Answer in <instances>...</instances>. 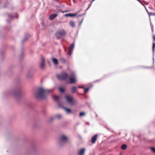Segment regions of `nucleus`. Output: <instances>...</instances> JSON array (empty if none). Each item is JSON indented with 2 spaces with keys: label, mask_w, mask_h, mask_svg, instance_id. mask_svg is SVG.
I'll return each instance as SVG.
<instances>
[{
  "label": "nucleus",
  "mask_w": 155,
  "mask_h": 155,
  "mask_svg": "<svg viewBox=\"0 0 155 155\" xmlns=\"http://www.w3.org/2000/svg\"><path fill=\"white\" fill-rule=\"evenodd\" d=\"M56 117L58 118H60L61 117V115H57L56 116Z\"/></svg>",
  "instance_id": "nucleus-30"
},
{
  "label": "nucleus",
  "mask_w": 155,
  "mask_h": 155,
  "mask_svg": "<svg viewBox=\"0 0 155 155\" xmlns=\"http://www.w3.org/2000/svg\"><path fill=\"white\" fill-rule=\"evenodd\" d=\"M153 38L154 41H155V35H153Z\"/></svg>",
  "instance_id": "nucleus-32"
},
{
  "label": "nucleus",
  "mask_w": 155,
  "mask_h": 155,
  "mask_svg": "<svg viewBox=\"0 0 155 155\" xmlns=\"http://www.w3.org/2000/svg\"><path fill=\"white\" fill-rule=\"evenodd\" d=\"M20 94L19 92L15 94V96L16 97H19V96H20Z\"/></svg>",
  "instance_id": "nucleus-26"
},
{
  "label": "nucleus",
  "mask_w": 155,
  "mask_h": 155,
  "mask_svg": "<svg viewBox=\"0 0 155 155\" xmlns=\"http://www.w3.org/2000/svg\"><path fill=\"white\" fill-rule=\"evenodd\" d=\"M98 137V135L97 134H95L91 138V142L93 143H95Z\"/></svg>",
  "instance_id": "nucleus-8"
},
{
  "label": "nucleus",
  "mask_w": 155,
  "mask_h": 155,
  "mask_svg": "<svg viewBox=\"0 0 155 155\" xmlns=\"http://www.w3.org/2000/svg\"><path fill=\"white\" fill-rule=\"evenodd\" d=\"M151 149L154 153H155V148L152 147H151Z\"/></svg>",
  "instance_id": "nucleus-25"
},
{
  "label": "nucleus",
  "mask_w": 155,
  "mask_h": 155,
  "mask_svg": "<svg viewBox=\"0 0 155 155\" xmlns=\"http://www.w3.org/2000/svg\"><path fill=\"white\" fill-rule=\"evenodd\" d=\"M149 16L150 15L155 16V13L150 12V14H149Z\"/></svg>",
  "instance_id": "nucleus-23"
},
{
  "label": "nucleus",
  "mask_w": 155,
  "mask_h": 155,
  "mask_svg": "<svg viewBox=\"0 0 155 155\" xmlns=\"http://www.w3.org/2000/svg\"><path fill=\"white\" fill-rule=\"evenodd\" d=\"M151 28H152V32H153V26L151 27Z\"/></svg>",
  "instance_id": "nucleus-35"
},
{
  "label": "nucleus",
  "mask_w": 155,
  "mask_h": 155,
  "mask_svg": "<svg viewBox=\"0 0 155 155\" xmlns=\"http://www.w3.org/2000/svg\"><path fill=\"white\" fill-rule=\"evenodd\" d=\"M58 15L57 14H54L51 15L49 17V19L50 20H52L55 18L57 17Z\"/></svg>",
  "instance_id": "nucleus-9"
},
{
  "label": "nucleus",
  "mask_w": 155,
  "mask_h": 155,
  "mask_svg": "<svg viewBox=\"0 0 155 155\" xmlns=\"http://www.w3.org/2000/svg\"><path fill=\"white\" fill-rule=\"evenodd\" d=\"M58 79L59 80H65L68 77V75L65 73L62 72L60 74L57 75Z\"/></svg>",
  "instance_id": "nucleus-4"
},
{
  "label": "nucleus",
  "mask_w": 155,
  "mask_h": 155,
  "mask_svg": "<svg viewBox=\"0 0 155 155\" xmlns=\"http://www.w3.org/2000/svg\"><path fill=\"white\" fill-rule=\"evenodd\" d=\"M95 0H92L91 2V3H90V6H89V7H90L92 5V2H94Z\"/></svg>",
  "instance_id": "nucleus-33"
},
{
  "label": "nucleus",
  "mask_w": 155,
  "mask_h": 155,
  "mask_svg": "<svg viewBox=\"0 0 155 155\" xmlns=\"http://www.w3.org/2000/svg\"><path fill=\"white\" fill-rule=\"evenodd\" d=\"M85 150L84 148L81 149L79 153V155H83L84 154Z\"/></svg>",
  "instance_id": "nucleus-11"
},
{
  "label": "nucleus",
  "mask_w": 155,
  "mask_h": 155,
  "mask_svg": "<svg viewBox=\"0 0 155 155\" xmlns=\"http://www.w3.org/2000/svg\"><path fill=\"white\" fill-rule=\"evenodd\" d=\"M9 17L10 18H11L12 17V16L10 15H9Z\"/></svg>",
  "instance_id": "nucleus-37"
},
{
  "label": "nucleus",
  "mask_w": 155,
  "mask_h": 155,
  "mask_svg": "<svg viewBox=\"0 0 155 155\" xmlns=\"http://www.w3.org/2000/svg\"><path fill=\"white\" fill-rule=\"evenodd\" d=\"M74 47V44L72 43L71 44L68 48L69 50H72Z\"/></svg>",
  "instance_id": "nucleus-16"
},
{
  "label": "nucleus",
  "mask_w": 155,
  "mask_h": 155,
  "mask_svg": "<svg viewBox=\"0 0 155 155\" xmlns=\"http://www.w3.org/2000/svg\"><path fill=\"white\" fill-rule=\"evenodd\" d=\"M69 25L72 27H74L75 26V22L73 21H70L69 22Z\"/></svg>",
  "instance_id": "nucleus-13"
},
{
  "label": "nucleus",
  "mask_w": 155,
  "mask_h": 155,
  "mask_svg": "<svg viewBox=\"0 0 155 155\" xmlns=\"http://www.w3.org/2000/svg\"><path fill=\"white\" fill-rule=\"evenodd\" d=\"M60 143H65L68 141V139L67 137L62 135L60 137Z\"/></svg>",
  "instance_id": "nucleus-6"
},
{
  "label": "nucleus",
  "mask_w": 155,
  "mask_h": 155,
  "mask_svg": "<svg viewBox=\"0 0 155 155\" xmlns=\"http://www.w3.org/2000/svg\"><path fill=\"white\" fill-rule=\"evenodd\" d=\"M48 92V91L43 89L42 88H38L35 95V97L38 99H42L45 98Z\"/></svg>",
  "instance_id": "nucleus-1"
},
{
  "label": "nucleus",
  "mask_w": 155,
  "mask_h": 155,
  "mask_svg": "<svg viewBox=\"0 0 155 155\" xmlns=\"http://www.w3.org/2000/svg\"><path fill=\"white\" fill-rule=\"evenodd\" d=\"M120 155H121V154H120Z\"/></svg>",
  "instance_id": "nucleus-40"
},
{
  "label": "nucleus",
  "mask_w": 155,
  "mask_h": 155,
  "mask_svg": "<svg viewBox=\"0 0 155 155\" xmlns=\"http://www.w3.org/2000/svg\"><path fill=\"white\" fill-rule=\"evenodd\" d=\"M70 77L69 78L70 83L71 84L75 83L76 81V80L75 74L73 73L71 74L70 75Z\"/></svg>",
  "instance_id": "nucleus-5"
},
{
  "label": "nucleus",
  "mask_w": 155,
  "mask_h": 155,
  "mask_svg": "<svg viewBox=\"0 0 155 155\" xmlns=\"http://www.w3.org/2000/svg\"><path fill=\"white\" fill-rule=\"evenodd\" d=\"M77 87L76 86H73L71 88V91L72 93H77Z\"/></svg>",
  "instance_id": "nucleus-10"
},
{
  "label": "nucleus",
  "mask_w": 155,
  "mask_h": 155,
  "mask_svg": "<svg viewBox=\"0 0 155 155\" xmlns=\"http://www.w3.org/2000/svg\"><path fill=\"white\" fill-rule=\"evenodd\" d=\"M111 137H112V138L111 140V141H109V139H110V138H108V142L109 143H112V142H115L116 141H117V140H116L115 138H114V137H113V136H112Z\"/></svg>",
  "instance_id": "nucleus-12"
},
{
  "label": "nucleus",
  "mask_w": 155,
  "mask_h": 155,
  "mask_svg": "<svg viewBox=\"0 0 155 155\" xmlns=\"http://www.w3.org/2000/svg\"><path fill=\"white\" fill-rule=\"evenodd\" d=\"M66 32L64 30H61L57 32L56 34V36L57 38L59 39L61 38L64 37L66 35Z\"/></svg>",
  "instance_id": "nucleus-3"
},
{
  "label": "nucleus",
  "mask_w": 155,
  "mask_h": 155,
  "mask_svg": "<svg viewBox=\"0 0 155 155\" xmlns=\"http://www.w3.org/2000/svg\"><path fill=\"white\" fill-rule=\"evenodd\" d=\"M127 147V146L126 144H124L121 146V148L122 150L125 149Z\"/></svg>",
  "instance_id": "nucleus-19"
},
{
  "label": "nucleus",
  "mask_w": 155,
  "mask_h": 155,
  "mask_svg": "<svg viewBox=\"0 0 155 155\" xmlns=\"http://www.w3.org/2000/svg\"><path fill=\"white\" fill-rule=\"evenodd\" d=\"M78 88H84V87L81 86H79Z\"/></svg>",
  "instance_id": "nucleus-34"
},
{
  "label": "nucleus",
  "mask_w": 155,
  "mask_h": 155,
  "mask_svg": "<svg viewBox=\"0 0 155 155\" xmlns=\"http://www.w3.org/2000/svg\"><path fill=\"white\" fill-rule=\"evenodd\" d=\"M89 88H87L85 89H84V92L85 93H86L89 90Z\"/></svg>",
  "instance_id": "nucleus-27"
},
{
  "label": "nucleus",
  "mask_w": 155,
  "mask_h": 155,
  "mask_svg": "<svg viewBox=\"0 0 155 155\" xmlns=\"http://www.w3.org/2000/svg\"><path fill=\"white\" fill-rule=\"evenodd\" d=\"M59 89L60 92L63 93L64 91V89L61 87H59Z\"/></svg>",
  "instance_id": "nucleus-21"
},
{
  "label": "nucleus",
  "mask_w": 155,
  "mask_h": 155,
  "mask_svg": "<svg viewBox=\"0 0 155 155\" xmlns=\"http://www.w3.org/2000/svg\"><path fill=\"white\" fill-rule=\"evenodd\" d=\"M45 66V60L43 57L41 58V62L40 64V67L41 69H43Z\"/></svg>",
  "instance_id": "nucleus-7"
},
{
  "label": "nucleus",
  "mask_w": 155,
  "mask_h": 155,
  "mask_svg": "<svg viewBox=\"0 0 155 155\" xmlns=\"http://www.w3.org/2000/svg\"><path fill=\"white\" fill-rule=\"evenodd\" d=\"M155 48V42H153V46H152V51L153 54L154 53V49Z\"/></svg>",
  "instance_id": "nucleus-20"
},
{
  "label": "nucleus",
  "mask_w": 155,
  "mask_h": 155,
  "mask_svg": "<svg viewBox=\"0 0 155 155\" xmlns=\"http://www.w3.org/2000/svg\"><path fill=\"white\" fill-rule=\"evenodd\" d=\"M65 16H69L71 17V13H68V14H66L65 15Z\"/></svg>",
  "instance_id": "nucleus-29"
},
{
  "label": "nucleus",
  "mask_w": 155,
  "mask_h": 155,
  "mask_svg": "<svg viewBox=\"0 0 155 155\" xmlns=\"http://www.w3.org/2000/svg\"><path fill=\"white\" fill-rule=\"evenodd\" d=\"M72 50H70L68 49V54L69 55H70L71 54L72 51Z\"/></svg>",
  "instance_id": "nucleus-22"
},
{
  "label": "nucleus",
  "mask_w": 155,
  "mask_h": 155,
  "mask_svg": "<svg viewBox=\"0 0 155 155\" xmlns=\"http://www.w3.org/2000/svg\"><path fill=\"white\" fill-rule=\"evenodd\" d=\"M65 98L66 101L68 103L70 104L71 105H74L77 103V101L74 100L73 98L71 96H66Z\"/></svg>",
  "instance_id": "nucleus-2"
},
{
  "label": "nucleus",
  "mask_w": 155,
  "mask_h": 155,
  "mask_svg": "<svg viewBox=\"0 0 155 155\" xmlns=\"http://www.w3.org/2000/svg\"><path fill=\"white\" fill-rule=\"evenodd\" d=\"M58 105L59 106H60V103L59 102H58Z\"/></svg>",
  "instance_id": "nucleus-36"
},
{
  "label": "nucleus",
  "mask_w": 155,
  "mask_h": 155,
  "mask_svg": "<svg viewBox=\"0 0 155 155\" xmlns=\"http://www.w3.org/2000/svg\"><path fill=\"white\" fill-rule=\"evenodd\" d=\"M77 15V14L75 13V14H71V17H75V16H76Z\"/></svg>",
  "instance_id": "nucleus-28"
},
{
  "label": "nucleus",
  "mask_w": 155,
  "mask_h": 155,
  "mask_svg": "<svg viewBox=\"0 0 155 155\" xmlns=\"http://www.w3.org/2000/svg\"><path fill=\"white\" fill-rule=\"evenodd\" d=\"M52 62L55 65H57L58 64V60L56 58H53L52 59Z\"/></svg>",
  "instance_id": "nucleus-14"
},
{
  "label": "nucleus",
  "mask_w": 155,
  "mask_h": 155,
  "mask_svg": "<svg viewBox=\"0 0 155 155\" xmlns=\"http://www.w3.org/2000/svg\"><path fill=\"white\" fill-rule=\"evenodd\" d=\"M60 61H61V62L62 63H65L66 62V60L63 58H61L60 59Z\"/></svg>",
  "instance_id": "nucleus-18"
},
{
  "label": "nucleus",
  "mask_w": 155,
  "mask_h": 155,
  "mask_svg": "<svg viewBox=\"0 0 155 155\" xmlns=\"http://www.w3.org/2000/svg\"><path fill=\"white\" fill-rule=\"evenodd\" d=\"M53 98L54 101H58L60 98V97L57 96H53Z\"/></svg>",
  "instance_id": "nucleus-15"
},
{
  "label": "nucleus",
  "mask_w": 155,
  "mask_h": 155,
  "mask_svg": "<svg viewBox=\"0 0 155 155\" xmlns=\"http://www.w3.org/2000/svg\"><path fill=\"white\" fill-rule=\"evenodd\" d=\"M64 48V49H65V51H66V50H65V48Z\"/></svg>",
  "instance_id": "nucleus-39"
},
{
  "label": "nucleus",
  "mask_w": 155,
  "mask_h": 155,
  "mask_svg": "<svg viewBox=\"0 0 155 155\" xmlns=\"http://www.w3.org/2000/svg\"><path fill=\"white\" fill-rule=\"evenodd\" d=\"M63 108L66 111L67 113H69L71 112V110L70 109L65 107H63Z\"/></svg>",
  "instance_id": "nucleus-17"
},
{
  "label": "nucleus",
  "mask_w": 155,
  "mask_h": 155,
  "mask_svg": "<svg viewBox=\"0 0 155 155\" xmlns=\"http://www.w3.org/2000/svg\"><path fill=\"white\" fill-rule=\"evenodd\" d=\"M107 130H110V129L107 128ZM110 131H111V130H110Z\"/></svg>",
  "instance_id": "nucleus-38"
},
{
  "label": "nucleus",
  "mask_w": 155,
  "mask_h": 155,
  "mask_svg": "<svg viewBox=\"0 0 155 155\" xmlns=\"http://www.w3.org/2000/svg\"><path fill=\"white\" fill-rule=\"evenodd\" d=\"M145 9H146V11H147V12L148 14V15H149V14H150V12H149L148 10H147V8L145 7Z\"/></svg>",
  "instance_id": "nucleus-31"
},
{
  "label": "nucleus",
  "mask_w": 155,
  "mask_h": 155,
  "mask_svg": "<svg viewBox=\"0 0 155 155\" xmlns=\"http://www.w3.org/2000/svg\"><path fill=\"white\" fill-rule=\"evenodd\" d=\"M79 115L81 116H83L85 115V113L83 112H81L80 113Z\"/></svg>",
  "instance_id": "nucleus-24"
}]
</instances>
